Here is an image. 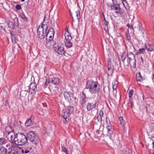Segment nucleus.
Instances as JSON below:
<instances>
[{
	"instance_id": "obj_1",
	"label": "nucleus",
	"mask_w": 154,
	"mask_h": 154,
	"mask_svg": "<svg viewBox=\"0 0 154 154\" xmlns=\"http://www.w3.org/2000/svg\"><path fill=\"white\" fill-rule=\"evenodd\" d=\"M98 85L97 82L89 80L87 82L85 88L86 89H88L91 94H96L100 91V88Z\"/></svg>"
},
{
	"instance_id": "obj_2",
	"label": "nucleus",
	"mask_w": 154,
	"mask_h": 154,
	"mask_svg": "<svg viewBox=\"0 0 154 154\" xmlns=\"http://www.w3.org/2000/svg\"><path fill=\"white\" fill-rule=\"evenodd\" d=\"M15 144L17 145L23 146L28 142L26 136L23 133H18L16 134L13 138Z\"/></svg>"
},
{
	"instance_id": "obj_3",
	"label": "nucleus",
	"mask_w": 154,
	"mask_h": 154,
	"mask_svg": "<svg viewBox=\"0 0 154 154\" xmlns=\"http://www.w3.org/2000/svg\"><path fill=\"white\" fill-rule=\"evenodd\" d=\"M48 27L47 24H44L42 23L41 26H40L37 29V34L38 37L41 39L44 38L46 36L47 38L50 33L49 30H48Z\"/></svg>"
},
{
	"instance_id": "obj_4",
	"label": "nucleus",
	"mask_w": 154,
	"mask_h": 154,
	"mask_svg": "<svg viewBox=\"0 0 154 154\" xmlns=\"http://www.w3.org/2000/svg\"><path fill=\"white\" fill-rule=\"evenodd\" d=\"M27 136L30 142L32 144L36 145L38 143L39 140L35 132L29 131L27 134Z\"/></svg>"
},
{
	"instance_id": "obj_5",
	"label": "nucleus",
	"mask_w": 154,
	"mask_h": 154,
	"mask_svg": "<svg viewBox=\"0 0 154 154\" xmlns=\"http://www.w3.org/2000/svg\"><path fill=\"white\" fill-rule=\"evenodd\" d=\"M53 50L58 54L64 55L65 51L64 46L62 45L59 44L58 43H55L53 45Z\"/></svg>"
},
{
	"instance_id": "obj_6",
	"label": "nucleus",
	"mask_w": 154,
	"mask_h": 154,
	"mask_svg": "<svg viewBox=\"0 0 154 154\" xmlns=\"http://www.w3.org/2000/svg\"><path fill=\"white\" fill-rule=\"evenodd\" d=\"M64 35L65 37L64 41L66 46L68 48L72 47V44L70 41L72 39V37L71 34L69 33L68 29H66Z\"/></svg>"
},
{
	"instance_id": "obj_7",
	"label": "nucleus",
	"mask_w": 154,
	"mask_h": 154,
	"mask_svg": "<svg viewBox=\"0 0 154 154\" xmlns=\"http://www.w3.org/2000/svg\"><path fill=\"white\" fill-rule=\"evenodd\" d=\"M128 58V59L129 64L130 66L132 68H135L136 67V60L135 55L132 53H129L127 55Z\"/></svg>"
},
{
	"instance_id": "obj_8",
	"label": "nucleus",
	"mask_w": 154,
	"mask_h": 154,
	"mask_svg": "<svg viewBox=\"0 0 154 154\" xmlns=\"http://www.w3.org/2000/svg\"><path fill=\"white\" fill-rule=\"evenodd\" d=\"M118 2H112V4L111 6V9L116 11V12L117 14H122V11L120 8Z\"/></svg>"
},
{
	"instance_id": "obj_9",
	"label": "nucleus",
	"mask_w": 154,
	"mask_h": 154,
	"mask_svg": "<svg viewBox=\"0 0 154 154\" xmlns=\"http://www.w3.org/2000/svg\"><path fill=\"white\" fill-rule=\"evenodd\" d=\"M63 94L66 100L70 103H72L74 100V97L71 92H64Z\"/></svg>"
},
{
	"instance_id": "obj_10",
	"label": "nucleus",
	"mask_w": 154,
	"mask_h": 154,
	"mask_svg": "<svg viewBox=\"0 0 154 154\" xmlns=\"http://www.w3.org/2000/svg\"><path fill=\"white\" fill-rule=\"evenodd\" d=\"M37 91V85L35 83H32L29 86V92L32 94H34Z\"/></svg>"
},
{
	"instance_id": "obj_11",
	"label": "nucleus",
	"mask_w": 154,
	"mask_h": 154,
	"mask_svg": "<svg viewBox=\"0 0 154 154\" xmlns=\"http://www.w3.org/2000/svg\"><path fill=\"white\" fill-rule=\"evenodd\" d=\"M97 102H95L94 103L89 102L88 103L86 106V108L88 110H92L95 108L96 106Z\"/></svg>"
},
{
	"instance_id": "obj_12",
	"label": "nucleus",
	"mask_w": 154,
	"mask_h": 154,
	"mask_svg": "<svg viewBox=\"0 0 154 154\" xmlns=\"http://www.w3.org/2000/svg\"><path fill=\"white\" fill-rule=\"evenodd\" d=\"M106 128L107 129L108 133L107 134L108 136H110L113 133V128H112V125L109 123L107 124Z\"/></svg>"
},
{
	"instance_id": "obj_13",
	"label": "nucleus",
	"mask_w": 154,
	"mask_h": 154,
	"mask_svg": "<svg viewBox=\"0 0 154 154\" xmlns=\"http://www.w3.org/2000/svg\"><path fill=\"white\" fill-rule=\"evenodd\" d=\"M60 82V79L57 78H53L49 79L48 83H51L55 85H57Z\"/></svg>"
},
{
	"instance_id": "obj_14",
	"label": "nucleus",
	"mask_w": 154,
	"mask_h": 154,
	"mask_svg": "<svg viewBox=\"0 0 154 154\" xmlns=\"http://www.w3.org/2000/svg\"><path fill=\"white\" fill-rule=\"evenodd\" d=\"M32 116H31L29 119L27 120L25 123V125L26 126H30L34 124V120L32 119Z\"/></svg>"
},
{
	"instance_id": "obj_15",
	"label": "nucleus",
	"mask_w": 154,
	"mask_h": 154,
	"mask_svg": "<svg viewBox=\"0 0 154 154\" xmlns=\"http://www.w3.org/2000/svg\"><path fill=\"white\" fill-rule=\"evenodd\" d=\"M145 48L148 51L151 52L154 51V46L149 43L146 44Z\"/></svg>"
},
{
	"instance_id": "obj_16",
	"label": "nucleus",
	"mask_w": 154,
	"mask_h": 154,
	"mask_svg": "<svg viewBox=\"0 0 154 154\" xmlns=\"http://www.w3.org/2000/svg\"><path fill=\"white\" fill-rule=\"evenodd\" d=\"M54 41L51 39L47 41L45 46L48 48L50 49L52 46L53 48V45H54Z\"/></svg>"
},
{
	"instance_id": "obj_17",
	"label": "nucleus",
	"mask_w": 154,
	"mask_h": 154,
	"mask_svg": "<svg viewBox=\"0 0 154 154\" xmlns=\"http://www.w3.org/2000/svg\"><path fill=\"white\" fill-rule=\"evenodd\" d=\"M15 133L14 131L10 132L8 134V135H7V137L8 139L9 140V141H12L13 140V137L14 136H15Z\"/></svg>"
},
{
	"instance_id": "obj_18",
	"label": "nucleus",
	"mask_w": 154,
	"mask_h": 154,
	"mask_svg": "<svg viewBox=\"0 0 154 154\" xmlns=\"http://www.w3.org/2000/svg\"><path fill=\"white\" fill-rule=\"evenodd\" d=\"M108 69L106 71L107 74L108 75H111L113 72V69L111 65L108 66Z\"/></svg>"
},
{
	"instance_id": "obj_19",
	"label": "nucleus",
	"mask_w": 154,
	"mask_h": 154,
	"mask_svg": "<svg viewBox=\"0 0 154 154\" xmlns=\"http://www.w3.org/2000/svg\"><path fill=\"white\" fill-rule=\"evenodd\" d=\"M136 79L137 81L138 82H140L143 81V78L140 72L137 74L136 75Z\"/></svg>"
},
{
	"instance_id": "obj_20",
	"label": "nucleus",
	"mask_w": 154,
	"mask_h": 154,
	"mask_svg": "<svg viewBox=\"0 0 154 154\" xmlns=\"http://www.w3.org/2000/svg\"><path fill=\"white\" fill-rule=\"evenodd\" d=\"M7 149L3 146L0 147V154H7Z\"/></svg>"
},
{
	"instance_id": "obj_21",
	"label": "nucleus",
	"mask_w": 154,
	"mask_h": 154,
	"mask_svg": "<svg viewBox=\"0 0 154 154\" xmlns=\"http://www.w3.org/2000/svg\"><path fill=\"white\" fill-rule=\"evenodd\" d=\"M65 110L70 114L73 111L74 109L72 106H68L66 108Z\"/></svg>"
},
{
	"instance_id": "obj_22",
	"label": "nucleus",
	"mask_w": 154,
	"mask_h": 154,
	"mask_svg": "<svg viewBox=\"0 0 154 154\" xmlns=\"http://www.w3.org/2000/svg\"><path fill=\"white\" fill-rule=\"evenodd\" d=\"M103 112L102 111H100L99 114L97 116V119L98 122H101L102 121V119L103 115Z\"/></svg>"
},
{
	"instance_id": "obj_23",
	"label": "nucleus",
	"mask_w": 154,
	"mask_h": 154,
	"mask_svg": "<svg viewBox=\"0 0 154 154\" xmlns=\"http://www.w3.org/2000/svg\"><path fill=\"white\" fill-rule=\"evenodd\" d=\"M8 27L11 29H14V25L12 22L10 21H8Z\"/></svg>"
},
{
	"instance_id": "obj_24",
	"label": "nucleus",
	"mask_w": 154,
	"mask_h": 154,
	"mask_svg": "<svg viewBox=\"0 0 154 154\" xmlns=\"http://www.w3.org/2000/svg\"><path fill=\"white\" fill-rule=\"evenodd\" d=\"M5 131L7 134H8L13 131H12L11 127L8 126L6 127L5 128Z\"/></svg>"
},
{
	"instance_id": "obj_25",
	"label": "nucleus",
	"mask_w": 154,
	"mask_h": 154,
	"mask_svg": "<svg viewBox=\"0 0 154 154\" xmlns=\"http://www.w3.org/2000/svg\"><path fill=\"white\" fill-rule=\"evenodd\" d=\"M119 121L120 124L122 125L123 126H124L125 121L122 116H120L119 117Z\"/></svg>"
},
{
	"instance_id": "obj_26",
	"label": "nucleus",
	"mask_w": 154,
	"mask_h": 154,
	"mask_svg": "<svg viewBox=\"0 0 154 154\" xmlns=\"http://www.w3.org/2000/svg\"><path fill=\"white\" fill-rule=\"evenodd\" d=\"M28 93V91L26 90L22 91L20 92V95L22 97H25L26 96Z\"/></svg>"
},
{
	"instance_id": "obj_27",
	"label": "nucleus",
	"mask_w": 154,
	"mask_h": 154,
	"mask_svg": "<svg viewBox=\"0 0 154 154\" xmlns=\"http://www.w3.org/2000/svg\"><path fill=\"white\" fill-rule=\"evenodd\" d=\"M69 115L70 114L68 113L66 110H65L62 114V116L63 118H66L69 117Z\"/></svg>"
},
{
	"instance_id": "obj_28",
	"label": "nucleus",
	"mask_w": 154,
	"mask_h": 154,
	"mask_svg": "<svg viewBox=\"0 0 154 154\" xmlns=\"http://www.w3.org/2000/svg\"><path fill=\"white\" fill-rule=\"evenodd\" d=\"M6 142V139L4 138H0V146L5 143Z\"/></svg>"
},
{
	"instance_id": "obj_29",
	"label": "nucleus",
	"mask_w": 154,
	"mask_h": 154,
	"mask_svg": "<svg viewBox=\"0 0 154 154\" xmlns=\"http://www.w3.org/2000/svg\"><path fill=\"white\" fill-rule=\"evenodd\" d=\"M75 14L77 17V20L78 21H79L80 18V11L79 10L76 11L75 13Z\"/></svg>"
},
{
	"instance_id": "obj_30",
	"label": "nucleus",
	"mask_w": 154,
	"mask_h": 154,
	"mask_svg": "<svg viewBox=\"0 0 154 154\" xmlns=\"http://www.w3.org/2000/svg\"><path fill=\"white\" fill-rule=\"evenodd\" d=\"M9 107V104L7 100H6L5 103L4 109L5 110H7Z\"/></svg>"
},
{
	"instance_id": "obj_31",
	"label": "nucleus",
	"mask_w": 154,
	"mask_h": 154,
	"mask_svg": "<svg viewBox=\"0 0 154 154\" xmlns=\"http://www.w3.org/2000/svg\"><path fill=\"white\" fill-rule=\"evenodd\" d=\"M138 53L139 54H144L145 53V49L144 48H140L138 50Z\"/></svg>"
},
{
	"instance_id": "obj_32",
	"label": "nucleus",
	"mask_w": 154,
	"mask_h": 154,
	"mask_svg": "<svg viewBox=\"0 0 154 154\" xmlns=\"http://www.w3.org/2000/svg\"><path fill=\"white\" fill-rule=\"evenodd\" d=\"M129 60H128V58L127 59L126 58L125 60H124L123 61V63L124 66H127L129 64Z\"/></svg>"
},
{
	"instance_id": "obj_33",
	"label": "nucleus",
	"mask_w": 154,
	"mask_h": 154,
	"mask_svg": "<svg viewBox=\"0 0 154 154\" xmlns=\"http://www.w3.org/2000/svg\"><path fill=\"white\" fill-rule=\"evenodd\" d=\"M61 149L62 151L64 152L66 154H69L68 153V150L65 147L62 146Z\"/></svg>"
},
{
	"instance_id": "obj_34",
	"label": "nucleus",
	"mask_w": 154,
	"mask_h": 154,
	"mask_svg": "<svg viewBox=\"0 0 154 154\" xmlns=\"http://www.w3.org/2000/svg\"><path fill=\"white\" fill-rule=\"evenodd\" d=\"M14 25L16 26H18L19 22L18 19L17 18H15L14 20Z\"/></svg>"
},
{
	"instance_id": "obj_35",
	"label": "nucleus",
	"mask_w": 154,
	"mask_h": 154,
	"mask_svg": "<svg viewBox=\"0 0 154 154\" xmlns=\"http://www.w3.org/2000/svg\"><path fill=\"white\" fill-rule=\"evenodd\" d=\"M4 31L5 32V27L2 24H0V32H3Z\"/></svg>"
},
{
	"instance_id": "obj_36",
	"label": "nucleus",
	"mask_w": 154,
	"mask_h": 154,
	"mask_svg": "<svg viewBox=\"0 0 154 154\" xmlns=\"http://www.w3.org/2000/svg\"><path fill=\"white\" fill-rule=\"evenodd\" d=\"M134 91L132 89L130 90L128 93V97L130 98L133 95V94Z\"/></svg>"
},
{
	"instance_id": "obj_37",
	"label": "nucleus",
	"mask_w": 154,
	"mask_h": 154,
	"mask_svg": "<svg viewBox=\"0 0 154 154\" xmlns=\"http://www.w3.org/2000/svg\"><path fill=\"white\" fill-rule=\"evenodd\" d=\"M86 89L85 88V89L83 90L82 93V97L86 98L85 94V93L86 92Z\"/></svg>"
},
{
	"instance_id": "obj_38",
	"label": "nucleus",
	"mask_w": 154,
	"mask_h": 154,
	"mask_svg": "<svg viewBox=\"0 0 154 154\" xmlns=\"http://www.w3.org/2000/svg\"><path fill=\"white\" fill-rule=\"evenodd\" d=\"M21 17L24 21L26 22L27 20V18L25 16L24 14H21Z\"/></svg>"
},
{
	"instance_id": "obj_39",
	"label": "nucleus",
	"mask_w": 154,
	"mask_h": 154,
	"mask_svg": "<svg viewBox=\"0 0 154 154\" xmlns=\"http://www.w3.org/2000/svg\"><path fill=\"white\" fill-rule=\"evenodd\" d=\"M141 61L140 62V66H142L144 65V60L142 57H140Z\"/></svg>"
},
{
	"instance_id": "obj_40",
	"label": "nucleus",
	"mask_w": 154,
	"mask_h": 154,
	"mask_svg": "<svg viewBox=\"0 0 154 154\" xmlns=\"http://www.w3.org/2000/svg\"><path fill=\"white\" fill-rule=\"evenodd\" d=\"M22 152L23 154H25V153L27 154L29 152V150L24 149L22 150Z\"/></svg>"
},
{
	"instance_id": "obj_41",
	"label": "nucleus",
	"mask_w": 154,
	"mask_h": 154,
	"mask_svg": "<svg viewBox=\"0 0 154 154\" xmlns=\"http://www.w3.org/2000/svg\"><path fill=\"white\" fill-rule=\"evenodd\" d=\"M69 117L66 118H63L64 120H63V122L64 124H66L69 121V119L68 118Z\"/></svg>"
},
{
	"instance_id": "obj_42",
	"label": "nucleus",
	"mask_w": 154,
	"mask_h": 154,
	"mask_svg": "<svg viewBox=\"0 0 154 154\" xmlns=\"http://www.w3.org/2000/svg\"><path fill=\"white\" fill-rule=\"evenodd\" d=\"M120 57H121V59L122 60V61L123 62L126 59V56H124V54H122L120 55Z\"/></svg>"
},
{
	"instance_id": "obj_43",
	"label": "nucleus",
	"mask_w": 154,
	"mask_h": 154,
	"mask_svg": "<svg viewBox=\"0 0 154 154\" xmlns=\"http://www.w3.org/2000/svg\"><path fill=\"white\" fill-rule=\"evenodd\" d=\"M82 100H81V103L82 105L85 104L86 102V98L82 97Z\"/></svg>"
},
{
	"instance_id": "obj_44",
	"label": "nucleus",
	"mask_w": 154,
	"mask_h": 154,
	"mask_svg": "<svg viewBox=\"0 0 154 154\" xmlns=\"http://www.w3.org/2000/svg\"><path fill=\"white\" fill-rule=\"evenodd\" d=\"M103 23V25L104 26L105 28H108V22L106 21H105V22H104Z\"/></svg>"
},
{
	"instance_id": "obj_45",
	"label": "nucleus",
	"mask_w": 154,
	"mask_h": 154,
	"mask_svg": "<svg viewBox=\"0 0 154 154\" xmlns=\"http://www.w3.org/2000/svg\"><path fill=\"white\" fill-rule=\"evenodd\" d=\"M17 152H16L14 150H11L9 152L8 154H17Z\"/></svg>"
},
{
	"instance_id": "obj_46",
	"label": "nucleus",
	"mask_w": 154,
	"mask_h": 154,
	"mask_svg": "<svg viewBox=\"0 0 154 154\" xmlns=\"http://www.w3.org/2000/svg\"><path fill=\"white\" fill-rule=\"evenodd\" d=\"M16 8L17 10H20L21 9V7L20 5H17L16 6Z\"/></svg>"
},
{
	"instance_id": "obj_47",
	"label": "nucleus",
	"mask_w": 154,
	"mask_h": 154,
	"mask_svg": "<svg viewBox=\"0 0 154 154\" xmlns=\"http://www.w3.org/2000/svg\"><path fill=\"white\" fill-rule=\"evenodd\" d=\"M122 2L123 4L124 5L125 7V4H127V3L125 0H120Z\"/></svg>"
},
{
	"instance_id": "obj_48",
	"label": "nucleus",
	"mask_w": 154,
	"mask_h": 154,
	"mask_svg": "<svg viewBox=\"0 0 154 154\" xmlns=\"http://www.w3.org/2000/svg\"><path fill=\"white\" fill-rule=\"evenodd\" d=\"M129 103L131 105V107L132 108L133 106V103L132 100H130L129 102Z\"/></svg>"
},
{
	"instance_id": "obj_49",
	"label": "nucleus",
	"mask_w": 154,
	"mask_h": 154,
	"mask_svg": "<svg viewBox=\"0 0 154 154\" xmlns=\"http://www.w3.org/2000/svg\"><path fill=\"white\" fill-rule=\"evenodd\" d=\"M137 28L140 31H141L142 29V27L141 26H140L139 25H138Z\"/></svg>"
},
{
	"instance_id": "obj_50",
	"label": "nucleus",
	"mask_w": 154,
	"mask_h": 154,
	"mask_svg": "<svg viewBox=\"0 0 154 154\" xmlns=\"http://www.w3.org/2000/svg\"><path fill=\"white\" fill-rule=\"evenodd\" d=\"M50 30L51 31V32H52V34H53V35H54V30L53 28H51Z\"/></svg>"
},
{
	"instance_id": "obj_51",
	"label": "nucleus",
	"mask_w": 154,
	"mask_h": 154,
	"mask_svg": "<svg viewBox=\"0 0 154 154\" xmlns=\"http://www.w3.org/2000/svg\"><path fill=\"white\" fill-rule=\"evenodd\" d=\"M127 26L131 29H132L133 28L132 26L131 25V26L129 24H127Z\"/></svg>"
},
{
	"instance_id": "obj_52",
	"label": "nucleus",
	"mask_w": 154,
	"mask_h": 154,
	"mask_svg": "<svg viewBox=\"0 0 154 154\" xmlns=\"http://www.w3.org/2000/svg\"><path fill=\"white\" fill-rule=\"evenodd\" d=\"M49 34H48V37H49L50 38V40H51V39H53V37L52 36L50 35H49Z\"/></svg>"
},
{
	"instance_id": "obj_53",
	"label": "nucleus",
	"mask_w": 154,
	"mask_h": 154,
	"mask_svg": "<svg viewBox=\"0 0 154 154\" xmlns=\"http://www.w3.org/2000/svg\"><path fill=\"white\" fill-rule=\"evenodd\" d=\"M14 39V41H15V38L14 37L13 38L12 36L11 37V39H12L13 42V39Z\"/></svg>"
},
{
	"instance_id": "obj_54",
	"label": "nucleus",
	"mask_w": 154,
	"mask_h": 154,
	"mask_svg": "<svg viewBox=\"0 0 154 154\" xmlns=\"http://www.w3.org/2000/svg\"><path fill=\"white\" fill-rule=\"evenodd\" d=\"M112 88L113 90H115L116 89V86L115 87V86H114L112 87Z\"/></svg>"
},
{
	"instance_id": "obj_55",
	"label": "nucleus",
	"mask_w": 154,
	"mask_h": 154,
	"mask_svg": "<svg viewBox=\"0 0 154 154\" xmlns=\"http://www.w3.org/2000/svg\"><path fill=\"white\" fill-rule=\"evenodd\" d=\"M107 119H109L108 118V117H106V123H107V124H108L107 123V120H108Z\"/></svg>"
},
{
	"instance_id": "obj_56",
	"label": "nucleus",
	"mask_w": 154,
	"mask_h": 154,
	"mask_svg": "<svg viewBox=\"0 0 154 154\" xmlns=\"http://www.w3.org/2000/svg\"><path fill=\"white\" fill-rule=\"evenodd\" d=\"M103 17V19H104V20L103 21V22H105V21H106V20L105 18V16H104V17Z\"/></svg>"
},
{
	"instance_id": "obj_57",
	"label": "nucleus",
	"mask_w": 154,
	"mask_h": 154,
	"mask_svg": "<svg viewBox=\"0 0 154 154\" xmlns=\"http://www.w3.org/2000/svg\"><path fill=\"white\" fill-rule=\"evenodd\" d=\"M140 33L143 35L144 33L143 31H141Z\"/></svg>"
},
{
	"instance_id": "obj_58",
	"label": "nucleus",
	"mask_w": 154,
	"mask_h": 154,
	"mask_svg": "<svg viewBox=\"0 0 154 154\" xmlns=\"http://www.w3.org/2000/svg\"><path fill=\"white\" fill-rule=\"evenodd\" d=\"M102 15L103 16V17H104V13H103H103H102Z\"/></svg>"
},
{
	"instance_id": "obj_59",
	"label": "nucleus",
	"mask_w": 154,
	"mask_h": 154,
	"mask_svg": "<svg viewBox=\"0 0 154 154\" xmlns=\"http://www.w3.org/2000/svg\"><path fill=\"white\" fill-rule=\"evenodd\" d=\"M78 154H81V153L80 152H78Z\"/></svg>"
},
{
	"instance_id": "obj_60",
	"label": "nucleus",
	"mask_w": 154,
	"mask_h": 154,
	"mask_svg": "<svg viewBox=\"0 0 154 154\" xmlns=\"http://www.w3.org/2000/svg\"><path fill=\"white\" fill-rule=\"evenodd\" d=\"M47 82L46 81L45 83V85H47Z\"/></svg>"
},
{
	"instance_id": "obj_61",
	"label": "nucleus",
	"mask_w": 154,
	"mask_h": 154,
	"mask_svg": "<svg viewBox=\"0 0 154 154\" xmlns=\"http://www.w3.org/2000/svg\"><path fill=\"white\" fill-rule=\"evenodd\" d=\"M21 1H22V2H23L25 1V0H21Z\"/></svg>"
},
{
	"instance_id": "obj_62",
	"label": "nucleus",
	"mask_w": 154,
	"mask_h": 154,
	"mask_svg": "<svg viewBox=\"0 0 154 154\" xmlns=\"http://www.w3.org/2000/svg\"><path fill=\"white\" fill-rule=\"evenodd\" d=\"M128 39V40H129V39H128H128Z\"/></svg>"
},
{
	"instance_id": "obj_63",
	"label": "nucleus",
	"mask_w": 154,
	"mask_h": 154,
	"mask_svg": "<svg viewBox=\"0 0 154 154\" xmlns=\"http://www.w3.org/2000/svg\"><path fill=\"white\" fill-rule=\"evenodd\" d=\"M153 154H154V153H153Z\"/></svg>"
}]
</instances>
